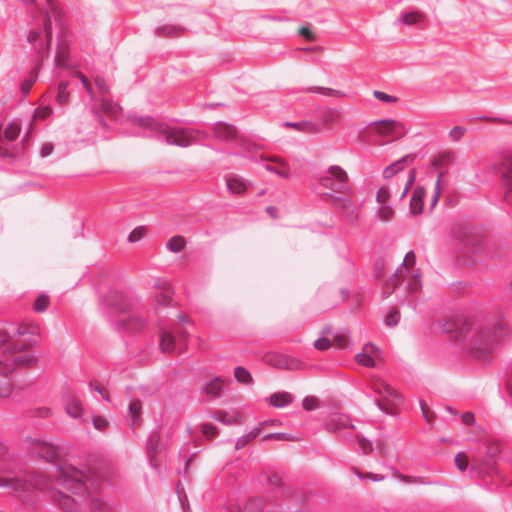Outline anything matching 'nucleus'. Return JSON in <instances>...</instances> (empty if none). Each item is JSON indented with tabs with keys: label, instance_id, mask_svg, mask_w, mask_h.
<instances>
[{
	"label": "nucleus",
	"instance_id": "f257e3e1",
	"mask_svg": "<svg viewBox=\"0 0 512 512\" xmlns=\"http://www.w3.org/2000/svg\"><path fill=\"white\" fill-rule=\"evenodd\" d=\"M52 499L66 512L96 511L100 507L92 475L71 464H61L47 487Z\"/></svg>",
	"mask_w": 512,
	"mask_h": 512
},
{
	"label": "nucleus",
	"instance_id": "f03ea898",
	"mask_svg": "<svg viewBox=\"0 0 512 512\" xmlns=\"http://www.w3.org/2000/svg\"><path fill=\"white\" fill-rule=\"evenodd\" d=\"M505 325L497 320H487L465 325L462 335L472 358L480 362L492 359L496 344L503 336Z\"/></svg>",
	"mask_w": 512,
	"mask_h": 512
},
{
	"label": "nucleus",
	"instance_id": "7ed1b4c3",
	"mask_svg": "<svg viewBox=\"0 0 512 512\" xmlns=\"http://www.w3.org/2000/svg\"><path fill=\"white\" fill-rule=\"evenodd\" d=\"M38 358L29 351L21 349L17 344L10 341L9 336L0 331V397H8L12 392V384L7 375L17 368H30L36 366Z\"/></svg>",
	"mask_w": 512,
	"mask_h": 512
},
{
	"label": "nucleus",
	"instance_id": "20e7f679",
	"mask_svg": "<svg viewBox=\"0 0 512 512\" xmlns=\"http://www.w3.org/2000/svg\"><path fill=\"white\" fill-rule=\"evenodd\" d=\"M370 385L372 390L380 396L377 401L379 408L387 414H396L402 403L401 396L380 378H373Z\"/></svg>",
	"mask_w": 512,
	"mask_h": 512
},
{
	"label": "nucleus",
	"instance_id": "39448f33",
	"mask_svg": "<svg viewBox=\"0 0 512 512\" xmlns=\"http://www.w3.org/2000/svg\"><path fill=\"white\" fill-rule=\"evenodd\" d=\"M154 129L165 139L167 144L180 147L190 146L200 133L183 128H172L162 124H155Z\"/></svg>",
	"mask_w": 512,
	"mask_h": 512
},
{
	"label": "nucleus",
	"instance_id": "423d86ee",
	"mask_svg": "<svg viewBox=\"0 0 512 512\" xmlns=\"http://www.w3.org/2000/svg\"><path fill=\"white\" fill-rule=\"evenodd\" d=\"M46 8L41 11L42 27L46 39V52L49 53L52 43V19L56 24H60L64 16V11L56 0H45Z\"/></svg>",
	"mask_w": 512,
	"mask_h": 512
},
{
	"label": "nucleus",
	"instance_id": "0eeeda50",
	"mask_svg": "<svg viewBox=\"0 0 512 512\" xmlns=\"http://www.w3.org/2000/svg\"><path fill=\"white\" fill-rule=\"evenodd\" d=\"M368 129L382 138H387L390 142L399 140L407 134L405 126L401 122L392 119L373 122L368 126Z\"/></svg>",
	"mask_w": 512,
	"mask_h": 512
},
{
	"label": "nucleus",
	"instance_id": "6e6552de",
	"mask_svg": "<svg viewBox=\"0 0 512 512\" xmlns=\"http://www.w3.org/2000/svg\"><path fill=\"white\" fill-rule=\"evenodd\" d=\"M7 456H9V448L6 444L0 442V460ZM0 487L17 490L23 487V482L16 473L0 464Z\"/></svg>",
	"mask_w": 512,
	"mask_h": 512
},
{
	"label": "nucleus",
	"instance_id": "1a4fd4ad",
	"mask_svg": "<svg viewBox=\"0 0 512 512\" xmlns=\"http://www.w3.org/2000/svg\"><path fill=\"white\" fill-rule=\"evenodd\" d=\"M381 350L373 343H366L362 351L355 356L357 364L372 368L377 365V361H383Z\"/></svg>",
	"mask_w": 512,
	"mask_h": 512
},
{
	"label": "nucleus",
	"instance_id": "9d476101",
	"mask_svg": "<svg viewBox=\"0 0 512 512\" xmlns=\"http://www.w3.org/2000/svg\"><path fill=\"white\" fill-rule=\"evenodd\" d=\"M70 58V45L64 36H59L54 54L55 66L58 68L72 69L73 66L69 63Z\"/></svg>",
	"mask_w": 512,
	"mask_h": 512
},
{
	"label": "nucleus",
	"instance_id": "9b49d317",
	"mask_svg": "<svg viewBox=\"0 0 512 512\" xmlns=\"http://www.w3.org/2000/svg\"><path fill=\"white\" fill-rule=\"evenodd\" d=\"M500 173L505 188V201L512 206V155L503 159Z\"/></svg>",
	"mask_w": 512,
	"mask_h": 512
},
{
	"label": "nucleus",
	"instance_id": "f8f14e48",
	"mask_svg": "<svg viewBox=\"0 0 512 512\" xmlns=\"http://www.w3.org/2000/svg\"><path fill=\"white\" fill-rule=\"evenodd\" d=\"M266 360L269 364L281 369L298 370L302 366L297 359L281 354L267 355Z\"/></svg>",
	"mask_w": 512,
	"mask_h": 512
},
{
	"label": "nucleus",
	"instance_id": "ddd939ff",
	"mask_svg": "<svg viewBox=\"0 0 512 512\" xmlns=\"http://www.w3.org/2000/svg\"><path fill=\"white\" fill-rule=\"evenodd\" d=\"M426 194V189L422 186H417L413 189L409 201V212L411 215L417 216L423 212Z\"/></svg>",
	"mask_w": 512,
	"mask_h": 512
},
{
	"label": "nucleus",
	"instance_id": "4468645a",
	"mask_svg": "<svg viewBox=\"0 0 512 512\" xmlns=\"http://www.w3.org/2000/svg\"><path fill=\"white\" fill-rule=\"evenodd\" d=\"M35 450L41 458L49 462L55 461L60 455L59 447L40 440L35 441Z\"/></svg>",
	"mask_w": 512,
	"mask_h": 512
},
{
	"label": "nucleus",
	"instance_id": "2eb2a0df",
	"mask_svg": "<svg viewBox=\"0 0 512 512\" xmlns=\"http://www.w3.org/2000/svg\"><path fill=\"white\" fill-rule=\"evenodd\" d=\"M329 174L332 178L337 181L336 191L338 192H347L346 182L348 181L347 172L342 169L340 166L333 165L328 170Z\"/></svg>",
	"mask_w": 512,
	"mask_h": 512
},
{
	"label": "nucleus",
	"instance_id": "dca6fc26",
	"mask_svg": "<svg viewBox=\"0 0 512 512\" xmlns=\"http://www.w3.org/2000/svg\"><path fill=\"white\" fill-rule=\"evenodd\" d=\"M160 350L164 354H173L176 352V338L172 332L163 331L160 333Z\"/></svg>",
	"mask_w": 512,
	"mask_h": 512
},
{
	"label": "nucleus",
	"instance_id": "f3484780",
	"mask_svg": "<svg viewBox=\"0 0 512 512\" xmlns=\"http://www.w3.org/2000/svg\"><path fill=\"white\" fill-rule=\"evenodd\" d=\"M413 160V155H406L402 157L401 159L397 160L396 162H394L393 164L384 169L383 177L385 179H390L394 177L398 172H400L403 169L404 164L411 163Z\"/></svg>",
	"mask_w": 512,
	"mask_h": 512
},
{
	"label": "nucleus",
	"instance_id": "a211bd4d",
	"mask_svg": "<svg viewBox=\"0 0 512 512\" xmlns=\"http://www.w3.org/2000/svg\"><path fill=\"white\" fill-rule=\"evenodd\" d=\"M214 133L217 138L227 141L236 137L237 130L232 125L218 123L214 127Z\"/></svg>",
	"mask_w": 512,
	"mask_h": 512
},
{
	"label": "nucleus",
	"instance_id": "6ab92c4d",
	"mask_svg": "<svg viewBox=\"0 0 512 512\" xmlns=\"http://www.w3.org/2000/svg\"><path fill=\"white\" fill-rule=\"evenodd\" d=\"M338 207L342 214L351 222L356 221L359 218V214L355 204L348 199L338 200Z\"/></svg>",
	"mask_w": 512,
	"mask_h": 512
},
{
	"label": "nucleus",
	"instance_id": "aec40b11",
	"mask_svg": "<svg viewBox=\"0 0 512 512\" xmlns=\"http://www.w3.org/2000/svg\"><path fill=\"white\" fill-rule=\"evenodd\" d=\"M226 185L233 194L242 195L247 191L246 182L237 176H228L226 178Z\"/></svg>",
	"mask_w": 512,
	"mask_h": 512
},
{
	"label": "nucleus",
	"instance_id": "412c9836",
	"mask_svg": "<svg viewBox=\"0 0 512 512\" xmlns=\"http://www.w3.org/2000/svg\"><path fill=\"white\" fill-rule=\"evenodd\" d=\"M286 126L292 127L298 131L309 133V134H318L321 131V127L319 124L311 121H302L297 123L287 122Z\"/></svg>",
	"mask_w": 512,
	"mask_h": 512
},
{
	"label": "nucleus",
	"instance_id": "4be33fe9",
	"mask_svg": "<svg viewBox=\"0 0 512 512\" xmlns=\"http://www.w3.org/2000/svg\"><path fill=\"white\" fill-rule=\"evenodd\" d=\"M293 399V396L288 392H278L269 397V403L276 408H283L292 403Z\"/></svg>",
	"mask_w": 512,
	"mask_h": 512
},
{
	"label": "nucleus",
	"instance_id": "5701e85b",
	"mask_svg": "<svg viewBox=\"0 0 512 512\" xmlns=\"http://www.w3.org/2000/svg\"><path fill=\"white\" fill-rule=\"evenodd\" d=\"M224 382L221 378L216 377L210 380L204 387V391L207 395L216 397L221 394Z\"/></svg>",
	"mask_w": 512,
	"mask_h": 512
},
{
	"label": "nucleus",
	"instance_id": "b1692460",
	"mask_svg": "<svg viewBox=\"0 0 512 512\" xmlns=\"http://www.w3.org/2000/svg\"><path fill=\"white\" fill-rule=\"evenodd\" d=\"M143 326L144 321L137 315H133L123 322V327L132 333L140 331Z\"/></svg>",
	"mask_w": 512,
	"mask_h": 512
},
{
	"label": "nucleus",
	"instance_id": "393cba45",
	"mask_svg": "<svg viewBox=\"0 0 512 512\" xmlns=\"http://www.w3.org/2000/svg\"><path fill=\"white\" fill-rule=\"evenodd\" d=\"M142 403L140 400H133L129 405V416L133 426L139 425Z\"/></svg>",
	"mask_w": 512,
	"mask_h": 512
},
{
	"label": "nucleus",
	"instance_id": "a878e982",
	"mask_svg": "<svg viewBox=\"0 0 512 512\" xmlns=\"http://www.w3.org/2000/svg\"><path fill=\"white\" fill-rule=\"evenodd\" d=\"M395 190V183L381 186L376 194V200L379 204L385 205L391 196V190Z\"/></svg>",
	"mask_w": 512,
	"mask_h": 512
},
{
	"label": "nucleus",
	"instance_id": "bb28decb",
	"mask_svg": "<svg viewBox=\"0 0 512 512\" xmlns=\"http://www.w3.org/2000/svg\"><path fill=\"white\" fill-rule=\"evenodd\" d=\"M353 427L350 419L347 416H338L331 420L329 423V429L337 432L343 428Z\"/></svg>",
	"mask_w": 512,
	"mask_h": 512
},
{
	"label": "nucleus",
	"instance_id": "cd10ccee",
	"mask_svg": "<svg viewBox=\"0 0 512 512\" xmlns=\"http://www.w3.org/2000/svg\"><path fill=\"white\" fill-rule=\"evenodd\" d=\"M186 241L183 236L176 235L170 238L166 244L167 248L173 252L178 253L184 249Z\"/></svg>",
	"mask_w": 512,
	"mask_h": 512
},
{
	"label": "nucleus",
	"instance_id": "c85d7f7f",
	"mask_svg": "<svg viewBox=\"0 0 512 512\" xmlns=\"http://www.w3.org/2000/svg\"><path fill=\"white\" fill-rule=\"evenodd\" d=\"M66 412L73 418H79L83 413L81 402L76 399L71 400L66 405Z\"/></svg>",
	"mask_w": 512,
	"mask_h": 512
},
{
	"label": "nucleus",
	"instance_id": "c756f323",
	"mask_svg": "<svg viewBox=\"0 0 512 512\" xmlns=\"http://www.w3.org/2000/svg\"><path fill=\"white\" fill-rule=\"evenodd\" d=\"M260 431H261V427H258V428L251 430L247 435L240 437L236 442V445H235L236 449L239 450V449L243 448L250 441L255 439L259 435Z\"/></svg>",
	"mask_w": 512,
	"mask_h": 512
},
{
	"label": "nucleus",
	"instance_id": "7c9ffc66",
	"mask_svg": "<svg viewBox=\"0 0 512 512\" xmlns=\"http://www.w3.org/2000/svg\"><path fill=\"white\" fill-rule=\"evenodd\" d=\"M49 303V296L46 294H41L35 299L33 308L36 312L43 313L47 310Z\"/></svg>",
	"mask_w": 512,
	"mask_h": 512
},
{
	"label": "nucleus",
	"instance_id": "2f4dec72",
	"mask_svg": "<svg viewBox=\"0 0 512 512\" xmlns=\"http://www.w3.org/2000/svg\"><path fill=\"white\" fill-rule=\"evenodd\" d=\"M39 69H40V64H38L35 68V70L33 71L32 75L30 76V78L28 79H25L22 83H21V90H22V93L27 96L31 90V87L33 86V84L35 83L36 81V78H37V75H38V72H39Z\"/></svg>",
	"mask_w": 512,
	"mask_h": 512
},
{
	"label": "nucleus",
	"instance_id": "473e14b6",
	"mask_svg": "<svg viewBox=\"0 0 512 512\" xmlns=\"http://www.w3.org/2000/svg\"><path fill=\"white\" fill-rule=\"evenodd\" d=\"M244 512H264V501L261 498L250 500L245 505Z\"/></svg>",
	"mask_w": 512,
	"mask_h": 512
},
{
	"label": "nucleus",
	"instance_id": "72a5a7b5",
	"mask_svg": "<svg viewBox=\"0 0 512 512\" xmlns=\"http://www.w3.org/2000/svg\"><path fill=\"white\" fill-rule=\"evenodd\" d=\"M394 214H395L394 210L386 204L382 205L377 211V216H378L379 220L382 222L391 221L394 217Z\"/></svg>",
	"mask_w": 512,
	"mask_h": 512
},
{
	"label": "nucleus",
	"instance_id": "f704fd0d",
	"mask_svg": "<svg viewBox=\"0 0 512 512\" xmlns=\"http://www.w3.org/2000/svg\"><path fill=\"white\" fill-rule=\"evenodd\" d=\"M277 166H268L267 169L280 177L289 178L290 170L289 167L282 161H277Z\"/></svg>",
	"mask_w": 512,
	"mask_h": 512
},
{
	"label": "nucleus",
	"instance_id": "c9c22d12",
	"mask_svg": "<svg viewBox=\"0 0 512 512\" xmlns=\"http://www.w3.org/2000/svg\"><path fill=\"white\" fill-rule=\"evenodd\" d=\"M101 108L109 116H116L121 109L118 104H115L106 99L101 100Z\"/></svg>",
	"mask_w": 512,
	"mask_h": 512
},
{
	"label": "nucleus",
	"instance_id": "e433bc0d",
	"mask_svg": "<svg viewBox=\"0 0 512 512\" xmlns=\"http://www.w3.org/2000/svg\"><path fill=\"white\" fill-rule=\"evenodd\" d=\"M68 83L67 82H60L58 85V92L56 95V101L60 104H65L69 100V92L67 91Z\"/></svg>",
	"mask_w": 512,
	"mask_h": 512
},
{
	"label": "nucleus",
	"instance_id": "4c0bfd02",
	"mask_svg": "<svg viewBox=\"0 0 512 512\" xmlns=\"http://www.w3.org/2000/svg\"><path fill=\"white\" fill-rule=\"evenodd\" d=\"M415 178H416V173L414 170H411L409 177L404 182L403 187L400 190V192H397L396 190L394 191L396 195L398 194L400 200H402L406 196L408 190L412 187V185L415 181Z\"/></svg>",
	"mask_w": 512,
	"mask_h": 512
},
{
	"label": "nucleus",
	"instance_id": "58836bf2",
	"mask_svg": "<svg viewBox=\"0 0 512 512\" xmlns=\"http://www.w3.org/2000/svg\"><path fill=\"white\" fill-rule=\"evenodd\" d=\"M402 277V271L399 272L398 270L395 272V274L385 283L384 285V292L386 294H391L397 283L399 282L400 278Z\"/></svg>",
	"mask_w": 512,
	"mask_h": 512
},
{
	"label": "nucleus",
	"instance_id": "ea45409f",
	"mask_svg": "<svg viewBox=\"0 0 512 512\" xmlns=\"http://www.w3.org/2000/svg\"><path fill=\"white\" fill-rule=\"evenodd\" d=\"M234 376L238 382L249 383L252 380L251 374L243 367H237L234 371Z\"/></svg>",
	"mask_w": 512,
	"mask_h": 512
},
{
	"label": "nucleus",
	"instance_id": "a19ab883",
	"mask_svg": "<svg viewBox=\"0 0 512 512\" xmlns=\"http://www.w3.org/2000/svg\"><path fill=\"white\" fill-rule=\"evenodd\" d=\"M355 474L362 480H371L374 482H380L384 480V476L381 474H375L371 472H361L358 469H354Z\"/></svg>",
	"mask_w": 512,
	"mask_h": 512
},
{
	"label": "nucleus",
	"instance_id": "79ce46f5",
	"mask_svg": "<svg viewBox=\"0 0 512 512\" xmlns=\"http://www.w3.org/2000/svg\"><path fill=\"white\" fill-rule=\"evenodd\" d=\"M71 73H72V75H74V76H76L77 78L80 79V81L82 82V84H83L84 88L86 89V91L93 98L94 97V93H93V89H92V84L89 81V79L83 73H81V72H79L77 70H73Z\"/></svg>",
	"mask_w": 512,
	"mask_h": 512
},
{
	"label": "nucleus",
	"instance_id": "37998d69",
	"mask_svg": "<svg viewBox=\"0 0 512 512\" xmlns=\"http://www.w3.org/2000/svg\"><path fill=\"white\" fill-rule=\"evenodd\" d=\"M339 119H340V114L334 110L327 111L323 115V123L325 126H330L332 124H335L339 121Z\"/></svg>",
	"mask_w": 512,
	"mask_h": 512
},
{
	"label": "nucleus",
	"instance_id": "c03bdc74",
	"mask_svg": "<svg viewBox=\"0 0 512 512\" xmlns=\"http://www.w3.org/2000/svg\"><path fill=\"white\" fill-rule=\"evenodd\" d=\"M145 235H146V228L143 226H139L131 231L128 239L131 243H135V242L140 241Z\"/></svg>",
	"mask_w": 512,
	"mask_h": 512
},
{
	"label": "nucleus",
	"instance_id": "a18cd8bd",
	"mask_svg": "<svg viewBox=\"0 0 512 512\" xmlns=\"http://www.w3.org/2000/svg\"><path fill=\"white\" fill-rule=\"evenodd\" d=\"M52 114V109L49 106L38 108L34 111L33 122L37 120H44Z\"/></svg>",
	"mask_w": 512,
	"mask_h": 512
},
{
	"label": "nucleus",
	"instance_id": "49530a36",
	"mask_svg": "<svg viewBox=\"0 0 512 512\" xmlns=\"http://www.w3.org/2000/svg\"><path fill=\"white\" fill-rule=\"evenodd\" d=\"M201 431L202 434L208 439H211L218 435V429L210 423L202 424Z\"/></svg>",
	"mask_w": 512,
	"mask_h": 512
},
{
	"label": "nucleus",
	"instance_id": "de8ad7c7",
	"mask_svg": "<svg viewBox=\"0 0 512 512\" xmlns=\"http://www.w3.org/2000/svg\"><path fill=\"white\" fill-rule=\"evenodd\" d=\"M468 462H469L468 456L465 453L459 452L458 454H456L455 464L459 470H461V471L466 470L468 467Z\"/></svg>",
	"mask_w": 512,
	"mask_h": 512
},
{
	"label": "nucleus",
	"instance_id": "09e8293b",
	"mask_svg": "<svg viewBox=\"0 0 512 512\" xmlns=\"http://www.w3.org/2000/svg\"><path fill=\"white\" fill-rule=\"evenodd\" d=\"M319 407V401L314 396H308L303 400V408L306 411H313Z\"/></svg>",
	"mask_w": 512,
	"mask_h": 512
},
{
	"label": "nucleus",
	"instance_id": "8fccbe9b",
	"mask_svg": "<svg viewBox=\"0 0 512 512\" xmlns=\"http://www.w3.org/2000/svg\"><path fill=\"white\" fill-rule=\"evenodd\" d=\"M466 129L463 126H454L449 131V137L453 141H459L465 134Z\"/></svg>",
	"mask_w": 512,
	"mask_h": 512
},
{
	"label": "nucleus",
	"instance_id": "3c124183",
	"mask_svg": "<svg viewBox=\"0 0 512 512\" xmlns=\"http://www.w3.org/2000/svg\"><path fill=\"white\" fill-rule=\"evenodd\" d=\"M421 17V14L417 12H409L403 15V21L407 25H413L418 23Z\"/></svg>",
	"mask_w": 512,
	"mask_h": 512
},
{
	"label": "nucleus",
	"instance_id": "603ef678",
	"mask_svg": "<svg viewBox=\"0 0 512 512\" xmlns=\"http://www.w3.org/2000/svg\"><path fill=\"white\" fill-rule=\"evenodd\" d=\"M216 421L225 423V424H233L237 422V419L235 417H229L224 412H216L213 417Z\"/></svg>",
	"mask_w": 512,
	"mask_h": 512
},
{
	"label": "nucleus",
	"instance_id": "864d4df0",
	"mask_svg": "<svg viewBox=\"0 0 512 512\" xmlns=\"http://www.w3.org/2000/svg\"><path fill=\"white\" fill-rule=\"evenodd\" d=\"M358 442L364 454H369L373 451V445L368 439L358 436Z\"/></svg>",
	"mask_w": 512,
	"mask_h": 512
},
{
	"label": "nucleus",
	"instance_id": "5fc2aeb1",
	"mask_svg": "<svg viewBox=\"0 0 512 512\" xmlns=\"http://www.w3.org/2000/svg\"><path fill=\"white\" fill-rule=\"evenodd\" d=\"M373 95L376 99L387 102V103H394L397 101V98L391 95H388L382 91H374Z\"/></svg>",
	"mask_w": 512,
	"mask_h": 512
},
{
	"label": "nucleus",
	"instance_id": "6e6d98bb",
	"mask_svg": "<svg viewBox=\"0 0 512 512\" xmlns=\"http://www.w3.org/2000/svg\"><path fill=\"white\" fill-rule=\"evenodd\" d=\"M331 346H332V341L329 340L328 338H320V339L316 340L314 343V347L320 351L327 350Z\"/></svg>",
	"mask_w": 512,
	"mask_h": 512
},
{
	"label": "nucleus",
	"instance_id": "4d7b16f0",
	"mask_svg": "<svg viewBox=\"0 0 512 512\" xmlns=\"http://www.w3.org/2000/svg\"><path fill=\"white\" fill-rule=\"evenodd\" d=\"M92 422H93V426L95 427V429L100 430V431L106 429L108 426V421L104 417H101V416H94L92 418Z\"/></svg>",
	"mask_w": 512,
	"mask_h": 512
},
{
	"label": "nucleus",
	"instance_id": "13d9d810",
	"mask_svg": "<svg viewBox=\"0 0 512 512\" xmlns=\"http://www.w3.org/2000/svg\"><path fill=\"white\" fill-rule=\"evenodd\" d=\"M420 407H421L422 415L425 418V420L428 423H431L434 419V413L430 410L428 405L423 401L420 402Z\"/></svg>",
	"mask_w": 512,
	"mask_h": 512
},
{
	"label": "nucleus",
	"instance_id": "bf43d9fd",
	"mask_svg": "<svg viewBox=\"0 0 512 512\" xmlns=\"http://www.w3.org/2000/svg\"><path fill=\"white\" fill-rule=\"evenodd\" d=\"M94 82H95V85L97 86L99 92L102 95H105V94L109 93V91H110L109 86L107 85L106 81L103 78L96 77L94 79Z\"/></svg>",
	"mask_w": 512,
	"mask_h": 512
},
{
	"label": "nucleus",
	"instance_id": "052dcab7",
	"mask_svg": "<svg viewBox=\"0 0 512 512\" xmlns=\"http://www.w3.org/2000/svg\"><path fill=\"white\" fill-rule=\"evenodd\" d=\"M400 318V313L397 310H392L386 316L385 322L388 326H394L398 323Z\"/></svg>",
	"mask_w": 512,
	"mask_h": 512
},
{
	"label": "nucleus",
	"instance_id": "680f3d73",
	"mask_svg": "<svg viewBox=\"0 0 512 512\" xmlns=\"http://www.w3.org/2000/svg\"><path fill=\"white\" fill-rule=\"evenodd\" d=\"M309 91L312 93H320L322 95H340L338 91L323 87H312L309 89Z\"/></svg>",
	"mask_w": 512,
	"mask_h": 512
},
{
	"label": "nucleus",
	"instance_id": "e2e57ef3",
	"mask_svg": "<svg viewBox=\"0 0 512 512\" xmlns=\"http://www.w3.org/2000/svg\"><path fill=\"white\" fill-rule=\"evenodd\" d=\"M171 300L170 293L168 291H161L156 296V302L159 305H166Z\"/></svg>",
	"mask_w": 512,
	"mask_h": 512
},
{
	"label": "nucleus",
	"instance_id": "0e129e2a",
	"mask_svg": "<svg viewBox=\"0 0 512 512\" xmlns=\"http://www.w3.org/2000/svg\"><path fill=\"white\" fill-rule=\"evenodd\" d=\"M376 450L383 456H386L389 452L388 444L385 440L379 439L375 444Z\"/></svg>",
	"mask_w": 512,
	"mask_h": 512
},
{
	"label": "nucleus",
	"instance_id": "69168bd1",
	"mask_svg": "<svg viewBox=\"0 0 512 512\" xmlns=\"http://www.w3.org/2000/svg\"><path fill=\"white\" fill-rule=\"evenodd\" d=\"M416 257L413 252H408L403 261V268L410 269L415 265Z\"/></svg>",
	"mask_w": 512,
	"mask_h": 512
},
{
	"label": "nucleus",
	"instance_id": "338daca9",
	"mask_svg": "<svg viewBox=\"0 0 512 512\" xmlns=\"http://www.w3.org/2000/svg\"><path fill=\"white\" fill-rule=\"evenodd\" d=\"M269 439H275L278 441H293L294 440L293 437H290L289 435L282 434V433L269 434V435L265 436L263 440H269Z\"/></svg>",
	"mask_w": 512,
	"mask_h": 512
},
{
	"label": "nucleus",
	"instance_id": "774afa93",
	"mask_svg": "<svg viewBox=\"0 0 512 512\" xmlns=\"http://www.w3.org/2000/svg\"><path fill=\"white\" fill-rule=\"evenodd\" d=\"M421 287V282H420V278L417 276V275H414L411 279H410V282H409V290L411 292H416L420 289Z\"/></svg>",
	"mask_w": 512,
	"mask_h": 512
}]
</instances>
